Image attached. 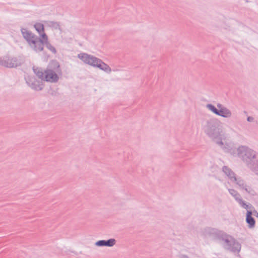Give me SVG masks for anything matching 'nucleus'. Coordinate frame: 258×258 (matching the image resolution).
<instances>
[{"instance_id":"obj_1","label":"nucleus","mask_w":258,"mask_h":258,"mask_svg":"<svg viewBox=\"0 0 258 258\" xmlns=\"http://www.w3.org/2000/svg\"><path fill=\"white\" fill-rule=\"evenodd\" d=\"M202 125L205 133L217 144L221 147L225 152H228V148L223 147L224 144L222 140L224 138V136L220 121L216 118H212L205 120Z\"/></svg>"},{"instance_id":"obj_2","label":"nucleus","mask_w":258,"mask_h":258,"mask_svg":"<svg viewBox=\"0 0 258 258\" xmlns=\"http://www.w3.org/2000/svg\"><path fill=\"white\" fill-rule=\"evenodd\" d=\"M237 157L250 169L258 162L256 151L245 146H239L236 149Z\"/></svg>"},{"instance_id":"obj_3","label":"nucleus","mask_w":258,"mask_h":258,"mask_svg":"<svg viewBox=\"0 0 258 258\" xmlns=\"http://www.w3.org/2000/svg\"><path fill=\"white\" fill-rule=\"evenodd\" d=\"M78 57L85 63L94 68H97L107 73H110L112 71L108 64L104 62L101 59L93 55L86 53H81L78 54Z\"/></svg>"},{"instance_id":"obj_4","label":"nucleus","mask_w":258,"mask_h":258,"mask_svg":"<svg viewBox=\"0 0 258 258\" xmlns=\"http://www.w3.org/2000/svg\"><path fill=\"white\" fill-rule=\"evenodd\" d=\"M217 106L218 109L212 104L206 105V107L217 115L227 118L232 116V112L228 108L224 107L220 103H218Z\"/></svg>"},{"instance_id":"obj_5","label":"nucleus","mask_w":258,"mask_h":258,"mask_svg":"<svg viewBox=\"0 0 258 258\" xmlns=\"http://www.w3.org/2000/svg\"><path fill=\"white\" fill-rule=\"evenodd\" d=\"M222 241H224L225 249L234 253H238L240 251L241 247L240 243L232 236L226 234Z\"/></svg>"},{"instance_id":"obj_6","label":"nucleus","mask_w":258,"mask_h":258,"mask_svg":"<svg viewBox=\"0 0 258 258\" xmlns=\"http://www.w3.org/2000/svg\"><path fill=\"white\" fill-rule=\"evenodd\" d=\"M23 61L17 57L5 55L0 57V65L8 68L20 66Z\"/></svg>"},{"instance_id":"obj_7","label":"nucleus","mask_w":258,"mask_h":258,"mask_svg":"<svg viewBox=\"0 0 258 258\" xmlns=\"http://www.w3.org/2000/svg\"><path fill=\"white\" fill-rule=\"evenodd\" d=\"M52 64H53L54 67H56V68H54L55 71H53L51 69H47L45 70L44 81L51 83H55L58 80V77L56 73H60L61 70L58 62L56 61H53Z\"/></svg>"},{"instance_id":"obj_8","label":"nucleus","mask_w":258,"mask_h":258,"mask_svg":"<svg viewBox=\"0 0 258 258\" xmlns=\"http://www.w3.org/2000/svg\"><path fill=\"white\" fill-rule=\"evenodd\" d=\"M236 185V187L242 191H245L248 194L254 196L256 195L255 191L240 177H237L235 180L232 182Z\"/></svg>"},{"instance_id":"obj_9","label":"nucleus","mask_w":258,"mask_h":258,"mask_svg":"<svg viewBox=\"0 0 258 258\" xmlns=\"http://www.w3.org/2000/svg\"><path fill=\"white\" fill-rule=\"evenodd\" d=\"M204 234L206 237H208L213 240H223L226 233L222 231L210 227L204 229Z\"/></svg>"},{"instance_id":"obj_10","label":"nucleus","mask_w":258,"mask_h":258,"mask_svg":"<svg viewBox=\"0 0 258 258\" xmlns=\"http://www.w3.org/2000/svg\"><path fill=\"white\" fill-rule=\"evenodd\" d=\"M28 44L30 48L36 52H39L43 50L44 41L41 37L36 36Z\"/></svg>"},{"instance_id":"obj_11","label":"nucleus","mask_w":258,"mask_h":258,"mask_svg":"<svg viewBox=\"0 0 258 258\" xmlns=\"http://www.w3.org/2000/svg\"><path fill=\"white\" fill-rule=\"evenodd\" d=\"M27 84L32 89L36 90H41L43 89V85L40 82L36 80L35 77L28 76L25 78Z\"/></svg>"},{"instance_id":"obj_12","label":"nucleus","mask_w":258,"mask_h":258,"mask_svg":"<svg viewBox=\"0 0 258 258\" xmlns=\"http://www.w3.org/2000/svg\"><path fill=\"white\" fill-rule=\"evenodd\" d=\"M116 240L114 238H110L107 240H100L96 241L95 245L97 246H107L112 247L115 244Z\"/></svg>"},{"instance_id":"obj_13","label":"nucleus","mask_w":258,"mask_h":258,"mask_svg":"<svg viewBox=\"0 0 258 258\" xmlns=\"http://www.w3.org/2000/svg\"><path fill=\"white\" fill-rule=\"evenodd\" d=\"M253 214L252 211L251 210H247L246 214V222L248 224V227L250 229H252L255 227V220L253 217H252Z\"/></svg>"},{"instance_id":"obj_14","label":"nucleus","mask_w":258,"mask_h":258,"mask_svg":"<svg viewBox=\"0 0 258 258\" xmlns=\"http://www.w3.org/2000/svg\"><path fill=\"white\" fill-rule=\"evenodd\" d=\"M21 31L23 37L29 44L32 39L35 38L34 37L36 36L33 34L31 31L28 30L25 28H21Z\"/></svg>"},{"instance_id":"obj_15","label":"nucleus","mask_w":258,"mask_h":258,"mask_svg":"<svg viewBox=\"0 0 258 258\" xmlns=\"http://www.w3.org/2000/svg\"><path fill=\"white\" fill-rule=\"evenodd\" d=\"M224 173L228 176L229 180L233 182L237 178L235 173L228 166H224L222 168Z\"/></svg>"},{"instance_id":"obj_16","label":"nucleus","mask_w":258,"mask_h":258,"mask_svg":"<svg viewBox=\"0 0 258 258\" xmlns=\"http://www.w3.org/2000/svg\"><path fill=\"white\" fill-rule=\"evenodd\" d=\"M41 37L44 41V44H45L46 47L53 53L55 54L56 53V50L55 47L48 41V37L47 35L45 33H43L41 35Z\"/></svg>"},{"instance_id":"obj_17","label":"nucleus","mask_w":258,"mask_h":258,"mask_svg":"<svg viewBox=\"0 0 258 258\" xmlns=\"http://www.w3.org/2000/svg\"><path fill=\"white\" fill-rule=\"evenodd\" d=\"M45 23L48 27H51L55 30L58 29L60 30V24L59 22L54 21H46Z\"/></svg>"},{"instance_id":"obj_18","label":"nucleus","mask_w":258,"mask_h":258,"mask_svg":"<svg viewBox=\"0 0 258 258\" xmlns=\"http://www.w3.org/2000/svg\"><path fill=\"white\" fill-rule=\"evenodd\" d=\"M33 71L35 74L38 76V77L41 80H44L45 74L44 72H43L42 70L40 68H33Z\"/></svg>"},{"instance_id":"obj_19","label":"nucleus","mask_w":258,"mask_h":258,"mask_svg":"<svg viewBox=\"0 0 258 258\" xmlns=\"http://www.w3.org/2000/svg\"><path fill=\"white\" fill-rule=\"evenodd\" d=\"M34 28L36 29V30L38 32V33L39 34L40 36L41 35H42L43 33H45L44 25L40 23H36L34 25Z\"/></svg>"},{"instance_id":"obj_20","label":"nucleus","mask_w":258,"mask_h":258,"mask_svg":"<svg viewBox=\"0 0 258 258\" xmlns=\"http://www.w3.org/2000/svg\"><path fill=\"white\" fill-rule=\"evenodd\" d=\"M241 207L243 208L246 209L247 211L248 209H253V207L250 204H247L244 201L240 203L239 204Z\"/></svg>"},{"instance_id":"obj_21","label":"nucleus","mask_w":258,"mask_h":258,"mask_svg":"<svg viewBox=\"0 0 258 258\" xmlns=\"http://www.w3.org/2000/svg\"><path fill=\"white\" fill-rule=\"evenodd\" d=\"M233 198H234L235 201L238 202L239 204H240V203L242 202V201H243L241 198L240 194L238 192L237 194H236V195L234 196Z\"/></svg>"},{"instance_id":"obj_22","label":"nucleus","mask_w":258,"mask_h":258,"mask_svg":"<svg viewBox=\"0 0 258 258\" xmlns=\"http://www.w3.org/2000/svg\"><path fill=\"white\" fill-rule=\"evenodd\" d=\"M250 170L258 175V162Z\"/></svg>"},{"instance_id":"obj_23","label":"nucleus","mask_w":258,"mask_h":258,"mask_svg":"<svg viewBox=\"0 0 258 258\" xmlns=\"http://www.w3.org/2000/svg\"><path fill=\"white\" fill-rule=\"evenodd\" d=\"M228 191L233 197L238 193V191L237 190L233 188H229Z\"/></svg>"},{"instance_id":"obj_24","label":"nucleus","mask_w":258,"mask_h":258,"mask_svg":"<svg viewBox=\"0 0 258 258\" xmlns=\"http://www.w3.org/2000/svg\"><path fill=\"white\" fill-rule=\"evenodd\" d=\"M247 120L248 122H252L254 121V118L252 116H248L247 118Z\"/></svg>"},{"instance_id":"obj_25","label":"nucleus","mask_w":258,"mask_h":258,"mask_svg":"<svg viewBox=\"0 0 258 258\" xmlns=\"http://www.w3.org/2000/svg\"><path fill=\"white\" fill-rule=\"evenodd\" d=\"M253 213V214L254 216L258 217V212L255 210H253V212H252Z\"/></svg>"},{"instance_id":"obj_26","label":"nucleus","mask_w":258,"mask_h":258,"mask_svg":"<svg viewBox=\"0 0 258 258\" xmlns=\"http://www.w3.org/2000/svg\"><path fill=\"white\" fill-rule=\"evenodd\" d=\"M179 258H189V257L186 255L182 254L179 256Z\"/></svg>"}]
</instances>
